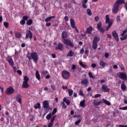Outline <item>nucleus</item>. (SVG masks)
Segmentation results:
<instances>
[{
  "label": "nucleus",
  "instance_id": "obj_1",
  "mask_svg": "<svg viewBox=\"0 0 127 127\" xmlns=\"http://www.w3.org/2000/svg\"><path fill=\"white\" fill-rule=\"evenodd\" d=\"M67 37H68V34H67V32L64 31L62 33V39L63 41V43L65 45H67V46H70L72 48L74 47V43L73 42H71L70 40L68 39H67Z\"/></svg>",
  "mask_w": 127,
  "mask_h": 127
},
{
  "label": "nucleus",
  "instance_id": "obj_2",
  "mask_svg": "<svg viewBox=\"0 0 127 127\" xmlns=\"http://www.w3.org/2000/svg\"><path fill=\"white\" fill-rule=\"evenodd\" d=\"M125 0H117L115 3L112 9L113 13H118L119 12V8L120 7V5L125 3Z\"/></svg>",
  "mask_w": 127,
  "mask_h": 127
},
{
  "label": "nucleus",
  "instance_id": "obj_3",
  "mask_svg": "<svg viewBox=\"0 0 127 127\" xmlns=\"http://www.w3.org/2000/svg\"><path fill=\"white\" fill-rule=\"evenodd\" d=\"M27 57L29 61H30L31 59L33 60V61H34L35 63H37V61H38V59H39L38 54L36 52L31 53L30 56H27Z\"/></svg>",
  "mask_w": 127,
  "mask_h": 127
},
{
  "label": "nucleus",
  "instance_id": "obj_4",
  "mask_svg": "<svg viewBox=\"0 0 127 127\" xmlns=\"http://www.w3.org/2000/svg\"><path fill=\"white\" fill-rule=\"evenodd\" d=\"M43 107L44 109L46 111V113H44L43 115V117H45L46 116V114L51 110L50 108V106H49V103H48V101L45 100L43 103Z\"/></svg>",
  "mask_w": 127,
  "mask_h": 127
},
{
  "label": "nucleus",
  "instance_id": "obj_5",
  "mask_svg": "<svg viewBox=\"0 0 127 127\" xmlns=\"http://www.w3.org/2000/svg\"><path fill=\"white\" fill-rule=\"evenodd\" d=\"M100 37L95 36L92 42V48L96 50L98 48V42L100 41Z\"/></svg>",
  "mask_w": 127,
  "mask_h": 127
},
{
  "label": "nucleus",
  "instance_id": "obj_6",
  "mask_svg": "<svg viewBox=\"0 0 127 127\" xmlns=\"http://www.w3.org/2000/svg\"><path fill=\"white\" fill-rule=\"evenodd\" d=\"M28 81H29V78L27 75H25L24 76V81H23V83L22 85V88L24 89H27L29 87H30L29 84H28Z\"/></svg>",
  "mask_w": 127,
  "mask_h": 127
},
{
  "label": "nucleus",
  "instance_id": "obj_7",
  "mask_svg": "<svg viewBox=\"0 0 127 127\" xmlns=\"http://www.w3.org/2000/svg\"><path fill=\"white\" fill-rule=\"evenodd\" d=\"M62 76L63 79H64L65 80H68V79H70L71 74L70 72H69V71L66 70H64L62 72Z\"/></svg>",
  "mask_w": 127,
  "mask_h": 127
},
{
  "label": "nucleus",
  "instance_id": "obj_8",
  "mask_svg": "<svg viewBox=\"0 0 127 127\" xmlns=\"http://www.w3.org/2000/svg\"><path fill=\"white\" fill-rule=\"evenodd\" d=\"M117 75L120 79H122L124 81H127V74L125 72H119Z\"/></svg>",
  "mask_w": 127,
  "mask_h": 127
},
{
  "label": "nucleus",
  "instance_id": "obj_9",
  "mask_svg": "<svg viewBox=\"0 0 127 127\" xmlns=\"http://www.w3.org/2000/svg\"><path fill=\"white\" fill-rule=\"evenodd\" d=\"M6 61L9 63V65L11 66V67H13L14 66V62H13V59H12V57L10 56H8L6 58Z\"/></svg>",
  "mask_w": 127,
  "mask_h": 127
},
{
  "label": "nucleus",
  "instance_id": "obj_10",
  "mask_svg": "<svg viewBox=\"0 0 127 127\" xmlns=\"http://www.w3.org/2000/svg\"><path fill=\"white\" fill-rule=\"evenodd\" d=\"M14 88L12 86H9L5 91V94L6 95H12L13 93H14Z\"/></svg>",
  "mask_w": 127,
  "mask_h": 127
},
{
  "label": "nucleus",
  "instance_id": "obj_11",
  "mask_svg": "<svg viewBox=\"0 0 127 127\" xmlns=\"http://www.w3.org/2000/svg\"><path fill=\"white\" fill-rule=\"evenodd\" d=\"M97 29L101 33H105V29L103 28H102V22L99 21L97 23Z\"/></svg>",
  "mask_w": 127,
  "mask_h": 127
},
{
  "label": "nucleus",
  "instance_id": "obj_12",
  "mask_svg": "<svg viewBox=\"0 0 127 127\" xmlns=\"http://www.w3.org/2000/svg\"><path fill=\"white\" fill-rule=\"evenodd\" d=\"M112 36L117 42L120 41V39L119 38V34H118L117 31L114 30L112 32Z\"/></svg>",
  "mask_w": 127,
  "mask_h": 127
},
{
  "label": "nucleus",
  "instance_id": "obj_13",
  "mask_svg": "<svg viewBox=\"0 0 127 127\" xmlns=\"http://www.w3.org/2000/svg\"><path fill=\"white\" fill-rule=\"evenodd\" d=\"M32 32L30 30H27L26 33L25 39H28V38L32 39Z\"/></svg>",
  "mask_w": 127,
  "mask_h": 127
},
{
  "label": "nucleus",
  "instance_id": "obj_14",
  "mask_svg": "<svg viewBox=\"0 0 127 127\" xmlns=\"http://www.w3.org/2000/svg\"><path fill=\"white\" fill-rule=\"evenodd\" d=\"M56 50H60V51H63L64 50V45L61 43H59L58 44V46L56 47Z\"/></svg>",
  "mask_w": 127,
  "mask_h": 127
},
{
  "label": "nucleus",
  "instance_id": "obj_15",
  "mask_svg": "<svg viewBox=\"0 0 127 127\" xmlns=\"http://www.w3.org/2000/svg\"><path fill=\"white\" fill-rule=\"evenodd\" d=\"M29 18V17L27 15L23 16L22 19L20 21V24L21 25H24L25 24V21L27 20Z\"/></svg>",
  "mask_w": 127,
  "mask_h": 127
},
{
  "label": "nucleus",
  "instance_id": "obj_16",
  "mask_svg": "<svg viewBox=\"0 0 127 127\" xmlns=\"http://www.w3.org/2000/svg\"><path fill=\"white\" fill-rule=\"evenodd\" d=\"M102 90L103 91L104 93H107L108 92H110V88H108V86L104 85V84L102 85Z\"/></svg>",
  "mask_w": 127,
  "mask_h": 127
},
{
  "label": "nucleus",
  "instance_id": "obj_17",
  "mask_svg": "<svg viewBox=\"0 0 127 127\" xmlns=\"http://www.w3.org/2000/svg\"><path fill=\"white\" fill-rule=\"evenodd\" d=\"M103 102H102V101H99L98 102V99L96 100V99H94L93 100V105L94 106V107H97L98 106H100L101 104H102Z\"/></svg>",
  "mask_w": 127,
  "mask_h": 127
},
{
  "label": "nucleus",
  "instance_id": "obj_18",
  "mask_svg": "<svg viewBox=\"0 0 127 127\" xmlns=\"http://www.w3.org/2000/svg\"><path fill=\"white\" fill-rule=\"evenodd\" d=\"M16 101L18 102L19 104H21L22 99H21V95L20 94H17L16 96Z\"/></svg>",
  "mask_w": 127,
  "mask_h": 127
},
{
  "label": "nucleus",
  "instance_id": "obj_19",
  "mask_svg": "<svg viewBox=\"0 0 127 127\" xmlns=\"http://www.w3.org/2000/svg\"><path fill=\"white\" fill-rule=\"evenodd\" d=\"M70 25L72 28H75L77 30V27L75 25V21L72 18H70Z\"/></svg>",
  "mask_w": 127,
  "mask_h": 127
},
{
  "label": "nucleus",
  "instance_id": "obj_20",
  "mask_svg": "<svg viewBox=\"0 0 127 127\" xmlns=\"http://www.w3.org/2000/svg\"><path fill=\"white\" fill-rule=\"evenodd\" d=\"M81 83L82 85H86V86H88V84H89V79H82L81 81Z\"/></svg>",
  "mask_w": 127,
  "mask_h": 127
},
{
  "label": "nucleus",
  "instance_id": "obj_21",
  "mask_svg": "<svg viewBox=\"0 0 127 127\" xmlns=\"http://www.w3.org/2000/svg\"><path fill=\"white\" fill-rule=\"evenodd\" d=\"M74 54L75 53L72 51V50H70L66 55L67 57H73L74 56Z\"/></svg>",
  "mask_w": 127,
  "mask_h": 127
},
{
  "label": "nucleus",
  "instance_id": "obj_22",
  "mask_svg": "<svg viewBox=\"0 0 127 127\" xmlns=\"http://www.w3.org/2000/svg\"><path fill=\"white\" fill-rule=\"evenodd\" d=\"M35 75L37 80H38L39 81H40L41 79V77L40 76V73H39V71H38V70L36 71Z\"/></svg>",
  "mask_w": 127,
  "mask_h": 127
},
{
  "label": "nucleus",
  "instance_id": "obj_23",
  "mask_svg": "<svg viewBox=\"0 0 127 127\" xmlns=\"http://www.w3.org/2000/svg\"><path fill=\"white\" fill-rule=\"evenodd\" d=\"M81 1L82 3V7L83 8H87V5L86 3L88 2V0H82Z\"/></svg>",
  "mask_w": 127,
  "mask_h": 127
},
{
  "label": "nucleus",
  "instance_id": "obj_24",
  "mask_svg": "<svg viewBox=\"0 0 127 127\" xmlns=\"http://www.w3.org/2000/svg\"><path fill=\"white\" fill-rule=\"evenodd\" d=\"M93 31V27L90 26L86 29V32L88 34H92V31Z\"/></svg>",
  "mask_w": 127,
  "mask_h": 127
},
{
  "label": "nucleus",
  "instance_id": "obj_25",
  "mask_svg": "<svg viewBox=\"0 0 127 127\" xmlns=\"http://www.w3.org/2000/svg\"><path fill=\"white\" fill-rule=\"evenodd\" d=\"M99 65H100V66H102V68H105V67L107 65V64L103 61H100Z\"/></svg>",
  "mask_w": 127,
  "mask_h": 127
},
{
  "label": "nucleus",
  "instance_id": "obj_26",
  "mask_svg": "<svg viewBox=\"0 0 127 127\" xmlns=\"http://www.w3.org/2000/svg\"><path fill=\"white\" fill-rule=\"evenodd\" d=\"M63 102L64 103H65L66 104L67 106H69V105H70V100L67 99V98H66V97L64 98Z\"/></svg>",
  "mask_w": 127,
  "mask_h": 127
},
{
  "label": "nucleus",
  "instance_id": "obj_27",
  "mask_svg": "<svg viewBox=\"0 0 127 127\" xmlns=\"http://www.w3.org/2000/svg\"><path fill=\"white\" fill-rule=\"evenodd\" d=\"M102 101L104 104H105V105H107V106H111V103L109 101L105 99H103Z\"/></svg>",
  "mask_w": 127,
  "mask_h": 127
},
{
  "label": "nucleus",
  "instance_id": "obj_28",
  "mask_svg": "<svg viewBox=\"0 0 127 127\" xmlns=\"http://www.w3.org/2000/svg\"><path fill=\"white\" fill-rule=\"evenodd\" d=\"M52 18H55V16H52L49 17H47L45 19V22H48V21H50Z\"/></svg>",
  "mask_w": 127,
  "mask_h": 127
},
{
  "label": "nucleus",
  "instance_id": "obj_29",
  "mask_svg": "<svg viewBox=\"0 0 127 127\" xmlns=\"http://www.w3.org/2000/svg\"><path fill=\"white\" fill-rule=\"evenodd\" d=\"M15 36L16 38H21V34L19 32H15Z\"/></svg>",
  "mask_w": 127,
  "mask_h": 127
},
{
  "label": "nucleus",
  "instance_id": "obj_30",
  "mask_svg": "<svg viewBox=\"0 0 127 127\" xmlns=\"http://www.w3.org/2000/svg\"><path fill=\"white\" fill-rule=\"evenodd\" d=\"M113 25V22H111L109 23L106 29V31H109L110 28H111V27Z\"/></svg>",
  "mask_w": 127,
  "mask_h": 127
},
{
  "label": "nucleus",
  "instance_id": "obj_31",
  "mask_svg": "<svg viewBox=\"0 0 127 127\" xmlns=\"http://www.w3.org/2000/svg\"><path fill=\"white\" fill-rule=\"evenodd\" d=\"M76 68H77V66L75 64H72L71 67V70L72 72H75V70H76Z\"/></svg>",
  "mask_w": 127,
  "mask_h": 127
},
{
  "label": "nucleus",
  "instance_id": "obj_32",
  "mask_svg": "<svg viewBox=\"0 0 127 127\" xmlns=\"http://www.w3.org/2000/svg\"><path fill=\"white\" fill-rule=\"evenodd\" d=\"M32 23H33V20H32L31 19H30L26 21V24L28 25H31Z\"/></svg>",
  "mask_w": 127,
  "mask_h": 127
},
{
  "label": "nucleus",
  "instance_id": "obj_33",
  "mask_svg": "<svg viewBox=\"0 0 127 127\" xmlns=\"http://www.w3.org/2000/svg\"><path fill=\"white\" fill-rule=\"evenodd\" d=\"M85 106V99H83V101H80V106L82 107V108H84Z\"/></svg>",
  "mask_w": 127,
  "mask_h": 127
},
{
  "label": "nucleus",
  "instance_id": "obj_34",
  "mask_svg": "<svg viewBox=\"0 0 127 127\" xmlns=\"http://www.w3.org/2000/svg\"><path fill=\"white\" fill-rule=\"evenodd\" d=\"M34 108L35 110H37V109H41V106L40 103H37L36 105H34Z\"/></svg>",
  "mask_w": 127,
  "mask_h": 127
},
{
  "label": "nucleus",
  "instance_id": "obj_35",
  "mask_svg": "<svg viewBox=\"0 0 127 127\" xmlns=\"http://www.w3.org/2000/svg\"><path fill=\"white\" fill-rule=\"evenodd\" d=\"M79 65L82 67V68H84V69H87V65L86 64H83V62H80L79 63Z\"/></svg>",
  "mask_w": 127,
  "mask_h": 127
},
{
  "label": "nucleus",
  "instance_id": "obj_36",
  "mask_svg": "<svg viewBox=\"0 0 127 127\" xmlns=\"http://www.w3.org/2000/svg\"><path fill=\"white\" fill-rule=\"evenodd\" d=\"M110 17H109V15H106V23H110Z\"/></svg>",
  "mask_w": 127,
  "mask_h": 127
},
{
  "label": "nucleus",
  "instance_id": "obj_37",
  "mask_svg": "<svg viewBox=\"0 0 127 127\" xmlns=\"http://www.w3.org/2000/svg\"><path fill=\"white\" fill-rule=\"evenodd\" d=\"M121 89L123 91H125L126 89H127V86H126V84H125L124 83L121 84Z\"/></svg>",
  "mask_w": 127,
  "mask_h": 127
},
{
  "label": "nucleus",
  "instance_id": "obj_38",
  "mask_svg": "<svg viewBox=\"0 0 127 127\" xmlns=\"http://www.w3.org/2000/svg\"><path fill=\"white\" fill-rule=\"evenodd\" d=\"M61 106H62L64 109H67V106H66L64 101L61 103Z\"/></svg>",
  "mask_w": 127,
  "mask_h": 127
},
{
  "label": "nucleus",
  "instance_id": "obj_39",
  "mask_svg": "<svg viewBox=\"0 0 127 127\" xmlns=\"http://www.w3.org/2000/svg\"><path fill=\"white\" fill-rule=\"evenodd\" d=\"M87 13L89 16H91L92 15V11H91V9H87L86 10Z\"/></svg>",
  "mask_w": 127,
  "mask_h": 127
},
{
  "label": "nucleus",
  "instance_id": "obj_40",
  "mask_svg": "<svg viewBox=\"0 0 127 127\" xmlns=\"http://www.w3.org/2000/svg\"><path fill=\"white\" fill-rule=\"evenodd\" d=\"M51 118H52V115H51V113L49 114L46 117V119L48 121H49L51 119Z\"/></svg>",
  "mask_w": 127,
  "mask_h": 127
},
{
  "label": "nucleus",
  "instance_id": "obj_41",
  "mask_svg": "<svg viewBox=\"0 0 127 127\" xmlns=\"http://www.w3.org/2000/svg\"><path fill=\"white\" fill-rule=\"evenodd\" d=\"M116 20H117V22H121V16L120 15L117 16Z\"/></svg>",
  "mask_w": 127,
  "mask_h": 127
},
{
  "label": "nucleus",
  "instance_id": "obj_42",
  "mask_svg": "<svg viewBox=\"0 0 127 127\" xmlns=\"http://www.w3.org/2000/svg\"><path fill=\"white\" fill-rule=\"evenodd\" d=\"M88 76L90 78H92V79H94L95 77L94 76V75H93V74H92V72H89L88 73Z\"/></svg>",
  "mask_w": 127,
  "mask_h": 127
},
{
  "label": "nucleus",
  "instance_id": "obj_43",
  "mask_svg": "<svg viewBox=\"0 0 127 127\" xmlns=\"http://www.w3.org/2000/svg\"><path fill=\"white\" fill-rule=\"evenodd\" d=\"M3 25L5 27V28H7L8 27V25H9L8 22H3Z\"/></svg>",
  "mask_w": 127,
  "mask_h": 127
},
{
  "label": "nucleus",
  "instance_id": "obj_44",
  "mask_svg": "<svg viewBox=\"0 0 127 127\" xmlns=\"http://www.w3.org/2000/svg\"><path fill=\"white\" fill-rule=\"evenodd\" d=\"M68 91L69 97H71L72 95H73V91L71 89H68Z\"/></svg>",
  "mask_w": 127,
  "mask_h": 127
},
{
  "label": "nucleus",
  "instance_id": "obj_45",
  "mask_svg": "<svg viewBox=\"0 0 127 127\" xmlns=\"http://www.w3.org/2000/svg\"><path fill=\"white\" fill-rule=\"evenodd\" d=\"M102 95L100 94H95L94 96L93 97V98H94V99H97V98H100Z\"/></svg>",
  "mask_w": 127,
  "mask_h": 127
},
{
  "label": "nucleus",
  "instance_id": "obj_46",
  "mask_svg": "<svg viewBox=\"0 0 127 127\" xmlns=\"http://www.w3.org/2000/svg\"><path fill=\"white\" fill-rule=\"evenodd\" d=\"M56 113H57V108H54L53 112H52V115L53 116L54 115H55V114H56Z\"/></svg>",
  "mask_w": 127,
  "mask_h": 127
},
{
  "label": "nucleus",
  "instance_id": "obj_47",
  "mask_svg": "<svg viewBox=\"0 0 127 127\" xmlns=\"http://www.w3.org/2000/svg\"><path fill=\"white\" fill-rule=\"evenodd\" d=\"M56 118V115H54V116H53V117L51 119V123H53V122L55 121Z\"/></svg>",
  "mask_w": 127,
  "mask_h": 127
},
{
  "label": "nucleus",
  "instance_id": "obj_48",
  "mask_svg": "<svg viewBox=\"0 0 127 127\" xmlns=\"http://www.w3.org/2000/svg\"><path fill=\"white\" fill-rule=\"evenodd\" d=\"M127 29L123 31V33L121 34V36L124 37L125 36V35L126 34V33H127Z\"/></svg>",
  "mask_w": 127,
  "mask_h": 127
},
{
  "label": "nucleus",
  "instance_id": "obj_49",
  "mask_svg": "<svg viewBox=\"0 0 127 127\" xmlns=\"http://www.w3.org/2000/svg\"><path fill=\"white\" fill-rule=\"evenodd\" d=\"M80 123H81V119H79L75 122V126H78Z\"/></svg>",
  "mask_w": 127,
  "mask_h": 127
},
{
  "label": "nucleus",
  "instance_id": "obj_50",
  "mask_svg": "<svg viewBox=\"0 0 127 127\" xmlns=\"http://www.w3.org/2000/svg\"><path fill=\"white\" fill-rule=\"evenodd\" d=\"M94 20L95 21H99L100 20V17L99 16H96L94 17Z\"/></svg>",
  "mask_w": 127,
  "mask_h": 127
},
{
  "label": "nucleus",
  "instance_id": "obj_51",
  "mask_svg": "<svg viewBox=\"0 0 127 127\" xmlns=\"http://www.w3.org/2000/svg\"><path fill=\"white\" fill-rule=\"evenodd\" d=\"M119 110H123L124 111H127V106H125V107H123V108H120Z\"/></svg>",
  "mask_w": 127,
  "mask_h": 127
},
{
  "label": "nucleus",
  "instance_id": "obj_52",
  "mask_svg": "<svg viewBox=\"0 0 127 127\" xmlns=\"http://www.w3.org/2000/svg\"><path fill=\"white\" fill-rule=\"evenodd\" d=\"M51 87L53 91H55V90H56V87L55 86V85H52Z\"/></svg>",
  "mask_w": 127,
  "mask_h": 127
},
{
  "label": "nucleus",
  "instance_id": "obj_53",
  "mask_svg": "<svg viewBox=\"0 0 127 127\" xmlns=\"http://www.w3.org/2000/svg\"><path fill=\"white\" fill-rule=\"evenodd\" d=\"M85 54L86 55V56H89V50H85Z\"/></svg>",
  "mask_w": 127,
  "mask_h": 127
},
{
  "label": "nucleus",
  "instance_id": "obj_54",
  "mask_svg": "<svg viewBox=\"0 0 127 127\" xmlns=\"http://www.w3.org/2000/svg\"><path fill=\"white\" fill-rule=\"evenodd\" d=\"M17 73H18V74H19V75H22V71H21V70H17Z\"/></svg>",
  "mask_w": 127,
  "mask_h": 127
},
{
  "label": "nucleus",
  "instance_id": "obj_55",
  "mask_svg": "<svg viewBox=\"0 0 127 127\" xmlns=\"http://www.w3.org/2000/svg\"><path fill=\"white\" fill-rule=\"evenodd\" d=\"M79 95L80 96H82V97H84V93H83V91H82V90L79 91Z\"/></svg>",
  "mask_w": 127,
  "mask_h": 127
},
{
  "label": "nucleus",
  "instance_id": "obj_56",
  "mask_svg": "<svg viewBox=\"0 0 127 127\" xmlns=\"http://www.w3.org/2000/svg\"><path fill=\"white\" fill-rule=\"evenodd\" d=\"M53 126V123L50 122L48 126V127H52Z\"/></svg>",
  "mask_w": 127,
  "mask_h": 127
},
{
  "label": "nucleus",
  "instance_id": "obj_57",
  "mask_svg": "<svg viewBox=\"0 0 127 127\" xmlns=\"http://www.w3.org/2000/svg\"><path fill=\"white\" fill-rule=\"evenodd\" d=\"M109 56H110V55H109L108 53H106L105 54V57H106V58H109Z\"/></svg>",
  "mask_w": 127,
  "mask_h": 127
},
{
  "label": "nucleus",
  "instance_id": "obj_58",
  "mask_svg": "<svg viewBox=\"0 0 127 127\" xmlns=\"http://www.w3.org/2000/svg\"><path fill=\"white\" fill-rule=\"evenodd\" d=\"M91 67L92 68H96V67H97V64H91Z\"/></svg>",
  "mask_w": 127,
  "mask_h": 127
},
{
  "label": "nucleus",
  "instance_id": "obj_59",
  "mask_svg": "<svg viewBox=\"0 0 127 127\" xmlns=\"http://www.w3.org/2000/svg\"><path fill=\"white\" fill-rule=\"evenodd\" d=\"M84 48H82L80 51V54H83L84 53Z\"/></svg>",
  "mask_w": 127,
  "mask_h": 127
},
{
  "label": "nucleus",
  "instance_id": "obj_60",
  "mask_svg": "<svg viewBox=\"0 0 127 127\" xmlns=\"http://www.w3.org/2000/svg\"><path fill=\"white\" fill-rule=\"evenodd\" d=\"M12 68H13V71L14 73H16V70H17L16 67H14V66H13Z\"/></svg>",
  "mask_w": 127,
  "mask_h": 127
},
{
  "label": "nucleus",
  "instance_id": "obj_61",
  "mask_svg": "<svg viewBox=\"0 0 127 127\" xmlns=\"http://www.w3.org/2000/svg\"><path fill=\"white\" fill-rule=\"evenodd\" d=\"M48 73V71H44L42 72L43 75H47V73Z\"/></svg>",
  "mask_w": 127,
  "mask_h": 127
},
{
  "label": "nucleus",
  "instance_id": "obj_62",
  "mask_svg": "<svg viewBox=\"0 0 127 127\" xmlns=\"http://www.w3.org/2000/svg\"><path fill=\"white\" fill-rule=\"evenodd\" d=\"M64 19L65 21H68V17L67 16H64Z\"/></svg>",
  "mask_w": 127,
  "mask_h": 127
},
{
  "label": "nucleus",
  "instance_id": "obj_63",
  "mask_svg": "<svg viewBox=\"0 0 127 127\" xmlns=\"http://www.w3.org/2000/svg\"><path fill=\"white\" fill-rule=\"evenodd\" d=\"M46 26H51V22H49V23H47L46 24Z\"/></svg>",
  "mask_w": 127,
  "mask_h": 127
},
{
  "label": "nucleus",
  "instance_id": "obj_64",
  "mask_svg": "<svg viewBox=\"0 0 127 127\" xmlns=\"http://www.w3.org/2000/svg\"><path fill=\"white\" fill-rule=\"evenodd\" d=\"M119 127H127V125H119Z\"/></svg>",
  "mask_w": 127,
  "mask_h": 127
}]
</instances>
